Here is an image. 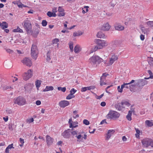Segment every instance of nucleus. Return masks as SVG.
I'll return each mask as SVG.
<instances>
[{"label": "nucleus", "instance_id": "f257e3e1", "mask_svg": "<svg viewBox=\"0 0 153 153\" xmlns=\"http://www.w3.org/2000/svg\"><path fill=\"white\" fill-rule=\"evenodd\" d=\"M23 25L24 27L27 32V33L32 34L33 31L32 30V25L30 21L27 20H25L22 24Z\"/></svg>", "mask_w": 153, "mask_h": 153}, {"label": "nucleus", "instance_id": "f03ea898", "mask_svg": "<svg viewBox=\"0 0 153 153\" xmlns=\"http://www.w3.org/2000/svg\"><path fill=\"white\" fill-rule=\"evenodd\" d=\"M103 59L97 56H93L89 59V62L92 65L99 64L103 62Z\"/></svg>", "mask_w": 153, "mask_h": 153}, {"label": "nucleus", "instance_id": "7ed1b4c3", "mask_svg": "<svg viewBox=\"0 0 153 153\" xmlns=\"http://www.w3.org/2000/svg\"><path fill=\"white\" fill-rule=\"evenodd\" d=\"M71 133L72 134L73 137H75L77 138L78 142H79L80 141L79 140L80 139H81L82 140L83 139V137L81 138L82 136L81 135V133L79 132L78 130H75L74 128H72L71 129Z\"/></svg>", "mask_w": 153, "mask_h": 153}, {"label": "nucleus", "instance_id": "20e7f679", "mask_svg": "<svg viewBox=\"0 0 153 153\" xmlns=\"http://www.w3.org/2000/svg\"><path fill=\"white\" fill-rule=\"evenodd\" d=\"M120 114L116 111H110L107 115L108 118L113 119H116L119 118Z\"/></svg>", "mask_w": 153, "mask_h": 153}, {"label": "nucleus", "instance_id": "39448f33", "mask_svg": "<svg viewBox=\"0 0 153 153\" xmlns=\"http://www.w3.org/2000/svg\"><path fill=\"white\" fill-rule=\"evenodd\" d=\"M38 50L36 45L33 44L32 45L31 50V55L32 57L35 59L37 57Z\"/></svg>", "mask_w": 153, "mask_h": 153}, {"label": "nucleus", "instance_id": "423d86ee", "mask_svg": "<svg viewBox=\"0 0 153 153\" xmlns=\"http://www.w3.org/2000/svg\"><path fill=\"white\" fill-rule=\"evenodd\" d=\"M14 102L19 105H22L26 103V100L24 97L19 96L14 99Z\"/></svg>", "mask_w": 153, "mask_h": 153}, {"label": "nucleus", "instance_id": "0eeeda50", "mask_svg": "<svg viewBox=\"0 0 153 153\" xmlns=\"http://www.w3.org/2000/svg\"><path fill=\"white\" fill-rule=\"evenodd\" d=\"M33 71L31 69L28 70L26 72L24 73L22 75L23 79L25 80H27L31 77L33 76Z\"/></svg>", "mask_w": 153, "mask_h": 153}, {"label": "nucleus", "instance_id": "6e6552de", "mask_svg": "<svg viewBox=\"0 0 153 153\" xmlns=\"http://www.w3.org/2000/svg\"><path fill=\"white\" fill-rule=\"evenodd\" d=\"M151 139L146 138L143 139L141 141L143 146L144 147L147 148L150 146Z\"/></svg>", "mask_w": 153, "mask_h": 153}, {"label": "nucleus", "instance_id": "1a4fd4ad", "mask_svg": "<svg viewBox=\"0 0 153 153\" xmlns=\"http://www.w3.org/2000/svg\"><path fill=\"white\" fill-rule=\"evenodd\" d=\"M96 43L101 49L103 47L106 46L108 45V43L106 41L99 39L97 40Z\"/></svg>", "mask_w": 153, "mask_h": 153}, {"label": "nucleus", "instance_id": "9d476101", "mask_svg": "<svg viewBox=\"0 0 153 153\" xmlns=\"http://www.w3.org/2000/svg\"><path fill=\"white\" fill-rule=\"evenodd\" d=\"M22 63L27 66L30 67L32 65V62L31 59L27 57L25 58L22 61Z\"/></svg>", "mask_w": 153, "mask_h": 153}, {"label": "nucleus", "instance_id": "9b49d317", "mask_svg": "<svg viewBox=\"0 0 153 153\" xmlns=\"http://www.w3.org/2000/svg\"><path fill=\"white\" fill-rule=\"evenodd\" d=\"M137 85L139 87L143 86L147 84V82L144 79H139L137 81Z\"/></svg>", "mask_w": 153, "mask_h": 153}, {"label": "nucleus", "instance_id": "f8f14e48", "mask_svg": "<svg viewBox=\"0 0 153 153\" xmlns=\"http://www.w3.org/2000/svg\"><path fill=\"white\" fill-rule=\"evenodd\" d=\"M115 130L113 129H110L108 131L107 133L106 134L105 140H108L111 136L113 135L115 132Z\"/></svg>", "mask_w": 153, "mask_h": 153}, {"label": "nucleus", "instance_id": "ddd939ff", "mask_svg": "<svg viewBox=\"0 0 153 153\" xmlns=\"http://www.w3.org/2000/svg\"><path fill=\"white\" fill-rule=\"evenodd\" d=\"M118 58V56L115 54H113L111 56V58H110V59L108 63L109 65H111L114 62L116 61Z\"/></svg>", "mask_w": 153, "mask_h": 153}, {"label": "nucleus", "instance_id": "4468645a", "mask_svg": "<svg viewBox=\"0 0 153 153\" xmlns=\"http://www.w3.org/2000/svg\"><path fill=\"white\" fill-rule=\"evenodd\" d=\"M46 141L47 145L49 146L52 144L53 139L49 135H47L46 137Z\"/></svg>", "mask_w": 153, "mask_h": 153}, {"label": "nucleus", "instance_id": "2eb2a0df", "mask_svg": "<svg viewBox=\"0 0 153 153\" xmlns=\"http://www.w3.org/2000/svg\"><path fill=\"white\" fill-rule=\"evenodd\" d=\"M69 102L67 100H62L59 103V105L62 108H65L69 105Z\"/></svg>", "mask_w": 153, "mask_h": 153}, {"label": "nucleus", "instance_id": "dca6fc26", "mask_svg": "<svg viewBox=\"0 0 153 153\" xmlns=\"http://www.w3.org/2000/svg\"><path fill=\"white\" fill-rule=\"evenodd\" d=\"M71 130L70 129H68L65 131L62 134V135L64 137L66 138H68L70 136V132Z\"/></svg>", "mask_w": 153, "mask_h": 153}, {"label": "nucleus", "instance_id": "f3484780", "mask_svg": "<svg viewBox=\"0 0 153 153\" xmlns=\"http://www.w3.org/2000/svg\"><path fill=\"white\" fill-rule=\"evenodd\" d=\"M110 28V26L108 23L104 24L100 28V30L103 31L108 30Z\"/></svg>", "mask_w": 153, "mask_h": 153}, {"label": "nucleus", "instance_id": "a211bd4d", "mask_svg": "<svg viewBox=\"0 0 153 153\" xmlns=\"http://www.w3.org/2000/svg\"><path fill=\"white\" fill-rule=\"evenodd\" d=\"M115 107L119 111L122 110L124 108L123 105H122V103L121 104L120 103H117L115 105Z\"/></svg>", "mask_w": 153, "mask_h": 153}, {"label": "nucleus", "instance_id": "6ab92c4d", "mask_svg": "<svg viewBox=\"0 0 153 153\" xmlns=\"http://www.w3.org/2000/svg\"><path fill=\"white\" fill-rule=\"evenodd\" d=\"M0 26L1 27L4 29L7 27L8 24L6 22H3L1 23L0 22Z\"/></svg>", "mask_w": 153, "mask_h": 153}, {"label": "nucleus", "instance_id": "aec40b11", "mask_svg": "<svg viewBox=\"0 0 153 153\" xmlns=\"http://www.w3.org/2000/svg\"><path fill=\"white\" fill-rule=\"evenodd\" d=\"M81 48L79 45H76L74 48V51L76 53H78L81 51Z\"/></svg>", "mask_w": 153, "mask_h": 153}, {"label": "nucleus", "instance_id": "412c9836", "mask_svg": "<svg viewBox=\"0 0 153 153\" xmlns=\"http://www.w3.org/2000/svg\"><path fill=\"white\" fill-rule=\"evenodd\" d=\"M124 27L120 25L116 24L115 26L116 30H122L124 29Z\"/></svg>", "mask_w": 153, "mask_h": 153}, {"label": "nucleus", "instance_id": "4be33fe9", "mask_svg": "<svg viewBox=\"0 0 153 153\" xmlns=\"http://www.w3.org/2000/svg\"><path fill=\"white\" fill-rule=\"evenodd\" d=\"M132 112H134V110L132 111H129L127 115L126 116V118L129 121H131L132 119L131 116Z\"/></svg>", "mask_w": 153, "mask_h": 153}, {"label": "nucleus", "instance_id": "5701e85b", "mask_svg": "<svg viewBox=\"0 0 153 153\" xmlns=\"http://www.w3.org/2000/svg\"><path fill=\"white\" fill-rule=\"evenodd\" d=\"M135 82V80H132L130 82L128 83H124L123 84L121 85V88L123 90V88H125V86L126 85H128L131 84L132 83H134Z\"/></svg>", "mask_w": 153, "mask_h": 153}, {"label": "nucleus", "instance_id": "b1692460", "mask_svg": "<svg viewBox=\"0 0 153 153\" xmlns=\"http://www.w3.org/2000/svg\"><path fill=\"white\" fill-rule=\"evenodd\" d=\"M53 89V87L52 86H46L45 88L43 90V91H52Z\"/></svg>", "mask_w": 153, "mask_h": 153}, {"label": "nucleus", "instance_id": "393cba45", "mask_svg": "<svg viewBox=\"0 0 153 153\" xmlns=\"http://www.w3.org/2000/svg\"><path fill=\"white\" fill-rule=\"evenodd\" d=\"M129 85V89L131 91H132L134 90V87L137 85V82H136L133 84H130Z\"/></svg>", "mask_w": 153, "mask_h": 153}, {"label": "nucleus", "instance_id": "a878e982", "mask_svg": "<svg viewBox=\"0 0 153 153\" xmlns=\"http://www.w3.org/2000/svg\"><path fill=\"white\" fill-rule=\"evenodd\" d=\"M97 37L99 38H103L105 35L102 32L100 31L97 33Z\"/></svg>", "mask_w": 153, "mask_h": 153}, {"label": "nucleus", "instance_id": "bb28decb", "mask_svg": "<svg viewBox=\"0 0 153 153\" xmlns=\"http://www.w3.org/2000/svg\"><path fill=\"white\" fill-rule=\"evenodd\" d=\"M47 15L49 17H55L56 16V14L55 13H52L50 11H48L47 13Z\"/></svg>", "mask_w": 153, "mask_h": 153}, {"label": "nucleus", "instance_id": "cd10ccee", "mask_svg": "<svg viewBox=\"0 0 153 153\" xmlns=\"http://www.w3.org/2000/svg\"><path fill=\"white\" fill-rule=\"evenodd\" d=\"M51 52L50 51H48L47 54V57L46 58V60L48 62H50L51 58Z\"/></svg>", "mask_w": 153, "mask_h": 153}, {"label": "nucleus", "instance_id": "c85d7f7f", "mask_svg": "<svg viewBox=\"0 0 153 153\" xmlns=\"http://www.w3.org/2000/svg\"><path fill=\"white\" fill-rule=\"evenodd\" d=\"M13 32H23V30L20 29L19 27H17L16 29L13 30Z\"/></svg>", "mask_w": 153, "mask_h": 153}, {"label": "nucleus", "instance_id": "c756f323", "mask_svg": "<svg viewBox=\"0 0 153 153\" xmlns=\"http://www.w3.org/2000/svg\"><path fill=\"white\" fill-rule=\"evenodd\" d=\"M41 84V82L40 80H37L35 82L36 86L38 89L40 87Z\"/></svg>", "mask_w": 153, "mask_h": 153}, {"label": "nucleus", "instance_id": "7c9ffc66", "mask_svg": "<svg viewBox=\"0 0 153 153\" xmlns=\"http://www.w3.org/2000/svg\"><path fill=\"white\" fill-rule=\"evenodd\" d=\"M145 123L148 126L151 127L153 125V123L151 121L147 120L145 122Z\"/></svg>", "mask_w": 153, "mask_h": 153}, {"label": "nucleus", "instance_id": "2f4dec72", "mask_svg": "<svg viewBox=\"0 0 153 153\" xmlns=\"http://www.w3.org/2000/svg\"><path fill=\"white\" fill-rule=\"evenodd\" d=\"M82 33H83L80 31L77 32H74L73 33V36L75 37L79 36L82 35Z\"/></svg>", "mask_w": 153, "mask_h": 153}, {"label": "nucleus", "instance_id": "473e14b6", "mask_svg": "<svg viewBox=\"0 0 153 153\" xmlns=\"http://www.w3.org/2000/svg\"><path fill=\"white\" fill-rule=\"evenodd\" d=\"M135 130L136 131V133L135 134L136 137L138 138L140 136V131L137 128H135Z\"/></svg>", "mask_w": 153, "mask_h": 153}, {"label": "nucleus", "instance_id": "72a5a7b5", "mask_svg": "<svg viewBox=\"0 0 153 153\" xmlns=\"http://www.w3.org/2000/svg\"><path fill=\"white\" fill-rule=\"evenodd\" d=\"M75 97V96L70 94L66 97L67 100H70Z\"/></svg>", "mask_w": 153, "mask_h": 153}, {"label": "nucleus", "instance_id": "f704fd0d", "mask_svg": "<svg viewBox=\"0 0 153 153\" xmlns=\"http://www.w3.org/2000/svg\"><path fill=\"white\" fill-rule=\"evenodd\" d=\"M148 73H149V74L150 75V77L148 78H146L145 77L144 78L145 79H148L149 78L152 79L153 78V75H152V71L150 70H148Z\"/></svg>", "mask_w": 153, "mask_h": 153}, {"label": "nucleus", "instance_id": "c9c22d12", "mask_svg": "<svg viewBox=\"0 0 153 153\" xmlns=\"http://www.w3.org/2000/svg\"><path fill=\"white\" fill-rule=\"evenodd\" d=\"M122 105H126L127 106H129L130 104L128 102L126 101H122Z\"/></svg>", "mask_w": 153, "mask_h": 153}, {"label": "nucleus", "instance_id": "e433bc0d", "mask_svg": "<svg viewBox=\"0 0 153 153\" xmlns=\"http://www.w3.org/2000/svg\"><path fill=\"white\" fill-rule=\"evenodd\" d=\"M73 42H71L69 43V48L70 51L72 52L73 50Z\"/></svg>", "mask_w": 153, "mask_h": 153}, {"label": "nucleus", "instance_id": "4c0bfd02", "mask_svg": "<svg viewBox=\"0 0 153 153\" xmlns=\"http://www.w3.org/2000/svg\"><path fill=\"white\" fill-rule=\"evenodd\" d=\"M57 89L59 91H61L62 92H64L65 91L66 88L65 87L62 88L61 87H58Z\"/></svg>", "mask_w": 153, "mask_h": 153}, {"label": "nucleus", "instance_id": "58836bf2", "mask_svg": "<svg viewBox=\"0 0 153 153\" xmlns=\"http://www.w3.org/2000/svg\"><path fill=\"white\" fill-rule=\"evenodd\" d=\"M73 114H74V115L73 116V117L74 118L76 119V118L78 117H79V115L78 114H77V111H73Z\"/></svg>", "mask_w": 153, "mask_h": 153}, {"label": "nucleus", "instance_id": "ea45409f", "mask_svg": "<svg viewBox=\"0 0 153 153\" xmlns=\"http://www.w3.org/2000/svg\"><path fill=\"white\" fill-rule=\"evenodd\" d=\"M39 32V28H37L35 29V30L33 31V34H35L37 36Z\"/></svg>", "mask_w": 153, "mask_h": 153}, {"label": "nucleus", "instance_id": "a19ab883", "mask_svg": "<svg viewBox=\"0 0 153 153\" xmlns=\"http://www.w3.org/2000/svg\"><path fill=\"white\" fill-rule=\"evenodd\" d=\"M147 25L150 27H153V21H148L146 23Z\"/></svg>", "mask_w": 153, "mask_h": 153}, {"label": "nucleus", "instance_id": "79ce46f5", "mask_svg": "<svg viewBox=\"0 0 153 153\" xmlns=\"http://www.w3.org/2000/svg\"><path fill=\"white\" fill-rule=\"evenodd\" d=\"M42 24L43 26H46L47 24V22L45 20H43L42 21Z\"/></svg>", "mask_w": 153, "mask_h": 153}, {"label": "nucleus", "instance_id": "37998d69", "mask_svg": "<svg viewBox=\"0 0 153 153\" xmlns=\"http://www.w3.org/2000/svg\"><path fill=\"white\" fill-rule=\"evenodd\" d=\"M76 91V90H75L74 88H72L70 91V94L74 95V94Z\"/></svg>", "mask_w": 153, "mask_h": 153}, {"label": "nucleus", "instance_id": "c03bdc74", "mask_svg": "<svg viewBox=\"0 0 153 153\" xmlns=\"http://www.w3.org/2000/svg\"><path fill=\"white\" fill-rule=\"evenodd\" d=\"M108 75L106 73H103L101 78V79H105V77Z\"/></svg>", "mask_w": 153, "mask_h": 153}, {"label": "nucleus", "instance_id": "a18cd8bd", "mask_svg": "<svg viewBox=\"0 0 153 153\" xmlns=\"http://www.w3.org/2000/svg\"><path fill=\"white\" fill-rule=\"evenodd\" d=\"M78 123L77 122H74L72 124L73 126L72 127V128H76L78 126Z\"/></svg>", "mask_w": 153, "mask_h": 153}, {"label": "nucleus", "instance_id": "49530a36", "mask_svg": "<svg viewBox=\"0 0 153 153\" xmlns=\"http://www.w3.org/2000/svg\"><path fill=\"white\" fill-rule=\"evenodd\" d=\"M149 63L150 65L153 67V58H151L149 61Z\"/></svg>", "mask_w": 153, "mask_h": 153}, {"label": "nucleus", "instance_id": "de8ad7c7", "mask_svg": "<svg viewBox=\"0 0 153 153\" xmlns=\"http://www.w3.org/2000/svg\"><path fill=\"white\" fill-rule=\"evenodd\" d=\"M83 123L86 125H88L89 124V122L87 120L85 119L83 121Z\"/></svg>", "mask_w": 153, "mask_h": 153}, {"label": "nucleus", "instance_id": "09e8293b", "mask_svg": "<svg viewBox=\"0 0 153 153\" xmlns=\"http://www.w3.org/2000/svg\"><path fill=\"white\" fill-rule=\"evenodd\" d=\"M72 119L71 118L69 119L68 123L69 124V127L70 128H71L73 126L72 123Z\"/></svg>", "mask_w": 153, "mask_h": 153}, {"label": "nucleus", "instance_id": "8fccbe9b", "mask_svg": "<svg viewBox=\"0 0 153 153\" xmlns=\"http://www.w3.org/2000/svg\"><path fill=\"white\" fill-rule=\"evenodd\" d=\"M59 42V40L58 39H54L52 41L53 43V44H56Z\"/></svg>", "mask_w": 153, "mask_h": 153}, {"label": "nucleus", "instance_id": "3c124183", "mask_svg": "<svg viewBox=\"0 0 153 153\" xmlns=\"http://www.w3.org/2000/svg\"><path fill=\"white\" fill-rule=\"evenodd\" d=\"M18 7L19 8H22L23 7H28L26 5H25L22 4H19V5H18Z\"/></svg>", "mask_w": 153, "mask_h": 153}, {"label": "nucleus", "instance_id": "603ef678", "mask_svg": "<svg viewBox=\"0 0 153 153\" xmlns=\"http://www.w3.org/2000/svg\"><path fill=\"white\" fill-rule=\"evenodd\" d=\"M34 121V119L33 118H31L29 119H28L27 120V123H31L33 122Z\"/></svg>", "mask_w": 153, "mask_h": 153}, {"label": "nucleus", "instance_id": "864d4df0", "mask_svg": "<svg viewBox=\"0 0 153 153\" xmlns=\"http://www.w3.org/2000/svg\"><path fill=\"white\" fill-rule=\"evenodd\" d=\"M87 90H90L91 89H94L95 88V87L94 86H90L87 87Z\"/></svg>", "mask_w": 153, "mask_h": 153}, {"label": "nucleus", "instance_id": "5fc2aeb1", "mask_svg": "<svg viewBox=\"0 0 153 153\" xmlns=\"http://www.w3.org/2000/svg\"><path fill=\"white\" fill-rule=\"evenodd\" d=\"M101 49V48L99 46L97 45L96 46H95L94 48V51H96L97 50V49Z\"/></svg>", "mask_w": 153, "mask_h": 153}, {"label": "nucleus", "instance_id": "6e6d98bb", "mask_svg": "<svg viewBox=\"0 0 153 153\" xmlns=\"http://www.w3.org/2000/svg\"><path fill=\"white\" fill-rule=\"evenodd\" d=\"M141 30L143 33L145 34L146 33V30L144 27H141Z\"/></svg>", "mask_w": 153, "mask_h": 153}, {"label": "nucleus", "instance_id": "4d7b16f0", "mask_svg": "<svg viewBox=\"0 0 153 153\" xmlns=\"http://www.w3.org/2000/svg\"><path fill=\"white\" fill-rule=\"evenodd\" d=\"M65 15V13L63 12H60L58 14V16H64Z\"/></svg>", "mask_w": 153, "mask_h": 153}, {"label": "nucleus", "instance_id": "13d9d810", "mask_svg": "<svg viewBox=\"0 0 153 153\" xmlns=\"http://www.w3.org/2000/svg\"><path fill=\"white\" fill-rule=\"evenodd\" d=\"M100 85H105L106 83L104 82L103 80H102L103 79H100Z\"/></svg>", "mask_w": 153, "mask_h": 153}, {"label": "nucleus", "instance_id": "bf43d9fd", "mask_svg": "<svg viewBox=\"0 0 153 153\" xmlns=\"http://www.w3.org/2000/svg\"><path fill=\"white\" fill-rule=\"evenodd\" d=\"M58 11L59 12H63L64 10L62 7H59L58 8Z\"/></svg>", "mask_w": 153, "mask_h": 153}, {"label": "nucleus", "instance_id": "052dcab7", "mask_svg": "<svg viewBox=\"0 0 153 153\" xmlns=\"http://www.w3.org/2000/svg\"><path fill=\"white\" fill-rule=\"evenodd\" d=\"M117 90L119 92L121 93L123 91V90L122 89V88H120V86H119L117 87Z\"/></svg>", "mask_w": 153, "mask_h": 153}, {"label": "nucleus", "instance_id": "680f3d73", "mask_svg": "<svg viewBox=\"0 0 153 153\" xmlns=\"http://www.w3.org/2000/svg\"><path fill=\"white\" fill-rule=\"evenodd\" d=\"M87 90V87L82 88L81 89V91L82 92H85Z\"/></svg>", "mask_w": 153, "mask_h": 153}, {"label": "nucleus", "instance_id": "e2e57ef3", "mask_svg": "<svg viewBox=\"0 0 153 153\" xmlns=\"http://www.w3.org/2000/svg\"><path fill=\"white\" fill-rule=\"evenodd\" d=\"M13 146V144H10L7 147V148H8L9 149H11L12 148H14V147Z\"/></svg>", "mask_w": 153, "mask_h": 153}, {"label": "nucleus", "instance_id": "0e129e2a", "mask_svg": "<svg viewBox=\"0 0 153 153\" xmlns=\"http://www.w3.org/2000/svg\"><path fill=\"white\" fill-rule=\"evenodd\" d=\"M103 95L104 94H103L99 96H97V99H100L103 96Z\"/></svg>", "mask_w": 153, "mask_h": 153}, {"label": "nucleus", "instance_id": "69168bd1", "mask_svg": "<svg viewBox=\"0 0 153 153\" xmlns=\"http://www.w3.org/2000/svg\"><path fill=\"white\" fill-rule=\"evenodd\" d=\"M36 103L37 105H39L41 104V102L40 100H37L36 102Z\"/></svg>", "mask_w": 153, "mask_h": 153}, {"label": "nucleus", "instance_id": "338daca9", "mask_svg": "<svg viewBox=\"0 0 153 153\" xmlns=\"http://www.w3.org/2000/svg\"><path fill=\"white\" fill-rule=\"evenodd\" d=\"M100 105L102 106H105L106 105V103L104 102H101L100 104Z\"/></svg>", "mask_w": 153, "mask_h": 153}, {"label": "nucleus", "instance_id": "774afa93", "mask_svg": "<svg viewBox=\"0 0 153 153\" xmlns=\"http://www.w3.org/2000/svg\"><path fill=\"white\" fill-rule=\"evenodd\" d=\"M150 146L152 147H153V140H152L151 139V141H150Z\"/></svg>", "mask_w": 153, "mask_h": 153}]
</instances>
